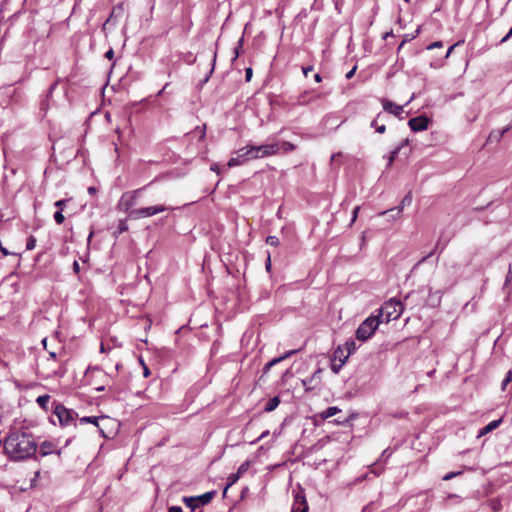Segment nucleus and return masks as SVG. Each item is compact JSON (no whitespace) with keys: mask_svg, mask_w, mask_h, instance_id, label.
I'll use <instances>...</instances> for the list:
<instances>
[{"mask_svg":"<svg viewBox=\"0 0 512 512\" xmlns=\"http://www.w3.org/2000/svg\"><path fill=\"white\" fill-rule=\"evenodd\" d=\"M2 442L4 453L11 461L38 459L34 436L21 428H11Z\"/></svg>","mask_w":512,"mask_h":512,"instance_id":"f257e3e1","label":"nucleus"},{"mask_svg":"<svg viewBox=\"0 0 512 512\" xmlns=\"http://www.w3.org/2000/svg\"><path fill=\"white\" fill-rule=\"evenodd\" d=\"M403 309V305L399 300L391 298L376 310L377 314L375 315L382 322L389 323L392 320H397L401 316Z\"/></svg>","mask_w":512,"mask_h":512,"instance_id":"f03ea898","label":"nucleus"},{"mask_svg":"<svg viewBox=\"0 0 512 512\" xmlns=\"http://www.w3.org/2000/svg\"><path fill=\"white\" fill-rule=\"evenodd\" d=\"M247 161L275 155L279 152L278 143L263 144L259 146L247 145L242 148Z\"/></svg>","mask_w":512,"mask_h":512,"instance_id":"7ed1b4c3","label":"nucleus"},{"mask_svg":"<svg viewBox=\"0 0 512 512\" xmlns=\"http://www.w3.org/2000/svg\"><path fill=\"white\" fill-rule=\"evenodd\" d=\"M382 320H379L375 314L367 317L357 328L356 338L360 341H366L375 333Z\"/></svg>","mask_w":512,"mask_h":512,"instance_id":"20e7f679","label":"nucleus"},{"mask_svg":"<svg viewBox=\"0 0 512 512\" xmlns=\"http://www.w3.org/2000/svg\"><path fill=\"white\" fill-rule=\"evenodd\" d=\"M53 415L58 419L60 426H76L77 412L73 409L66 408L61 403H53Z\"/></svg>","mask_w":512,"mask_h":512,"instance_id":"39448f33","label":"nucleus"},{"mask_svg":"<svg viewBox=\"0 0 512 512\" xmlns=\"http://www.w3.org/2000/svg\"><path fill=\"white\" fill-rule=\"evenodd\" d=\"M217 494L216 490L208 491L198 496L183 497V502L192 511H195L201 506L207 505L211 502L214 496Z\"/></svg>","mask_w":512,"mask_h":512,"instance_id":"423d86ee","label":"nucleus"},{"mask_svg":"<svg viewBox=\"0 0 512 512\" xmlns=\"http://www.w3.org/2000/svg\"><path fill=\"white\" fill-rule=\"evenodd\" d=\"M166 210H168V207H166L165 205H155V206L143 207V208L131 210L129 212V216L133 219H140V218L151 217L153 215L164 212Z\"/></svg>","mask_w":512,"mask_h":512,"instance_id":"0eeeda50","label":"nucleus"},{"mask_svg":"<svg viewBox=\"0 0 512 512\" xmlns=\"http://www.w3.org/2000/svg\"><path fill=\"white\" fill-rule=\"evenodd\" d=\"M294 500L291 507V512H308L309 506L306 500L304 489L299 486L297 491H293Z\"/></svg>","mask_w":512,"mask_h":512,"instance_id":"6e6552de","label":"nucleus"},{"mask_svg":"<svg viewBox=\"0 0 512 512\" xmlns=\"http://www.w3.org/2000/svg\"><path fill=\"white\" fill-rule=\"evenodd\" d=\"M142 191V189L134 190L133 192H126L122 195L119 201V208L124 210L125 212L129 211L135 204L138 197V194Z\"/></svg>","mask_w":512,"mask_h":512,"instance_id":"1a4fd4ad","label":"nucleus"},{"mask_svg":"<svg viewBox=\"0 0 512 512\" xmlns=\"http://www.w3.org/2000/svg\"><path fill=\"white\" fill-rule=\"evenodd\" d=\"M430 119L426 115H419L409 119L408 125L413 132H421L428 128Z\"/></svg>","mask_w":512,"mask_h":512,"instance_id":"9d476101","label":"nucleus"},{"mask_svg":"<svg viewBox=\"0 0 512 512\" xmlns=\"http://www.w3.org/2000/svg\"><path fill=\"white\" fill-rule=\"evenodd\" d=\"M51 454H56L58 458L61 456V449H57L54 442L45 440L39 445V456L45 457Z\"/></svg>","mask_w":512,"mask_h":512,"instance_id":"9b49d317","label":"nucleus"},{"mask_svg":"<svg viewBox=\"0 0 512 512\" xmlns=\"http://www.w3.org/2000/svg\"><path fill=\"white\" fill-rule=\"evenodd\" d=\"M388 119V116L383 113L379 112L376 117L371 121L370 127L375 129V131L379 134H383L386 131V120Z\"/></svg>","mask_w":512,"mask_h":512,"instance_id":"f8f14e48","label":"nucleus"},{"mask_svg":"<svg viewBox=\"0 0 512 512\" xmlns=\"http://www.w3.org/2000/svg\"><path fill=\"white\" fill-rule=\"evenodd\" d=\"M110 420V418L108 416H100V417H97V416H84L82 418L79 419V422L80 424H93L95 425L98 430H99V433L101 434L102 437L104 438H108V436L105 434L103 428L99 425V420Z\"/></svg>","mask_w":512,"mask_h":512,"instance_id":"ddd939ff","label":"nucleus"},{"mask_svg":"<svg viewBox=\"0 0 512 512\" xmlns=\"http://www.w3.org/2000/svg\"><path fill=\"white\" fill-rule=\"evenodd\" d=\"M381 104H382L383 110L388 114H392L394 116L400 117V115L403 112V106L397 105L388 99H382Z\"/></svg>","mask_w":512,"mask_h":512,"instance_id":"4468645a","label":"nucleus"},{"mask_svg":"<svg viewBox=\"0 0 512 512\" xmlns=\"http://www.w3.org/2000/svg\"><path fill=\"white\" fill-rule=\"evenodd\" d=\"M412 203V193L411 192H408L404 198L402 199L401 203L399 206L397 207H394V208H391V209H388V210H385L383 212H381L379 215H385L386 213L388 212H394L396 211V215L397 216H400L404 207L405 206H409L410 204Z\"/></svg>","mask_w":512,"mask_h":512,"instance_id":"2eb2a0df","label":"nucleus"},{"mask_svg":"<svg viewBox=\"0 0 512 512\" xmlns=\"http://www.w3.org/2000/svg\"><path fill=\"white\" fill-rule=\"evenodd\" d=\"M320 370H317L311 377L302 380V384L306 391L314 389L319 383L318 374Z\"/></svg>","mask_w":512,"mask_h":512,"instance_id":"dca6fc26","label":"nucleus"},{"mask_svg":"<svg viewBox=\"0 0 512 512\" xmlns=\"http://www.w3.org/2000/svg\"><path fill=\"white\" fill-rule=\"evenodd\" d=\"M237 153H238V155L236 157H232L228 161V163H227L228 167L231 168V167H235L238 165H242L243 163H245L247 161L245 153L242 148L239 149Z\"/></svg>","mask_w":512,"mask_h":512,"instance_id":"f3484780","label":"nucleus"},{"mask_svg":"<svg viewBox=\"0 0 512 512\" xmlns=\"http://www.w3.org/2000/svg\"><path fill=\"white\" fill-rule=\"evenodd\" d=\"M501 423H502V418L491 421L490 423H488L486 426H484L483 428H481L479 430L478 437H481V436L493 431L494 429L498 428Z\"/></svg>","mask_w":512,"mask_h":512,"instance_id":"a211bd4d","label":"nucleus"},{"mask_svg":"<svg viewBox=\"0 0 512 512\" xmlns=\"http://www.w3.org/2000/svg\"><path fill=\"white\" fill-rule=\"evenodd\" d=\"M349 357V353L345 351L342 346H338L333 353V359L335 361L345 363Z\"/></svg>","mask_w":512,"mask_h":512,"instance_id":"6ab92c4d","label":"nucleus"},{"mask_svg":"<svg viewBox=\"0 0 512 512\" xmlns=\"http://www.w3.org/2000/svg\"><path fill=\"white\" fill-rule=\"evenodd\" d=\"M59 83H60V79L58 78L51 84V86L49 87L47 94H46V100H43L41 102V110L48 109V106H49L48 99L52 96L54 90L56 89V87L58 86Z\"/></svg>","mask_w":512,"mask_h":512,"instance_id":"aec40b11","label":"nucleus"},{"mask_svg":"<svg viewBox=\"0 0 512 512\" xmlns=\"http://www.w3.org/2000/svg\"><path fill=\"white\" fill-rule=\"evenodd\" d=\"M339 412H341L340 408H338L337 406H330L320 413V417L323 420H325V419L333 417L334 415H336Z\"/></svg>","mask_w":512,"mask_h":512,"instance_id":"412c9836","label":"nucleus"},{"mask_svg":"<svg viewBox=\"0 0 512 512\" xmlns=\"http://www.w3.org/2000/svg\"><path fill=\"white\" fill-rule=\"evenodd\" d=\"M308 95H309L308 91H304L303 93L298 95V97L295 101V104L299 105V106H305V105L310 104L314 98H310Z\"/></svg>","mask_w":512,"mask_h":512,"instance_id":"4be33fe9","label":"nucleus"},{"mask_svg":"<svg viewBox=\"0 0 512 512\" xmlns=\"http://www.w3.org/2000/svg\"><path fill=\"white\" fill-rule=\"evenodd\" d=\"M279 403H280V399L278 396L270 398L264 407V411L272 412L273 410H275L278 407Z\"/></svg>","mask_w":512,"mask_h":512,"instance_id":"5701e85b","label":"nucleus"},{"mask_svg":"<svg viewBox=\"0 0 512 512\" xmlns=\"http://www.w3.org/2000/svg\"><path fill=\"white\" fill-rule=\"evenodd\" d=\"M127 230H128L127 220L126 219H121L118 222L117 230L114 231L113 236L115 238H118L119 235H121L122 233L126 232Z\"/></svg>","mask_w":512,"mask_h":512,"instance_id":"b1692460","label":"nucleus"},{"mask_svg":"<svg viewBox=\"0 0 512 512\" xmlns=\"http://www.w3.org/2000/svg\"><path fill=\"white\" fill-rule=\"evenodd\" d=\"M240 476L237 474V473H232L228 476L227 478V484L223 490V496L226 495L227 493V490L229 489V487H231L232 485H234L238 480H239Z\"/></svg>","mask_w":512,"mask_h":512,"instance_id":"393cba45","label":"nucleus"},{"mask_svg":"<svg viewBox=\"0 0 512 512\" xmlns=\"http://www.w3.org/2000/svg\"><path fill=\"white\" fill-rule=\"evenodd\" d=\"M277 143L279 145V152L282 151L284 153H287L293 151L296 148L294 144L288 141H282Z\"/></svg>","mask_w":512,"mask_h":512,"instance_id":"a878e982","label":"nucleus"},{"mask_svg":"<svg viewBox=\"0 0 512 512\" xmlns=\"http://www.w3.org/2000/svg\"><path fill=\"white\" fill-rule=\"evenodd\" d=\"M49 401H50V396H49L48 394L40 395V396H38V397H37V399H36L37 404H38L41 408H43V409H45V410H47V405H48Z\"/></svg>","mask_w":512,"mask_h":512,"instance_id":"bb28decb","label":"nucleus"},{"mask_svg":"<svg viewBox=\"0 0 512 512\" xmlns=\"http://www.w3.org/2000/svg\"><path fill=\"white\" fill-rule=\"evenodd\" d=\"M243 44H244V37L242 36L236 46L234 47V57L232 59V63L238 58V56L241 54L242 52V49H243Z\"/></svg>","mask_w":512,"mask_h":512,"instance_id":"cd10ccee","label":"nucleus"},{"mask_svg":"<svg viewBox=\"0 0 512 512\" xmlns=\"http://www.w3.org/2000/svg\"><path fill=\"white\" fill-rule=\"evenodd\" d=\"M447 243H448V241L442 242L441 239H439L437 241V243L435 244L434 248L432 249V251H434V255L436 253L441 254L444 251V249L446 248Z\"/></svg>","mask_w":512,"mask_h":512,"instance_id":"c85d7f7f","label":"nucleus"},{"mask_svg":"<svg viewBox=\"0 0 512 512\" xmlns=\"http://www.w3.org/2000/svg\"><path fill=\"white\" fill-rule=\"evenodd\" d=\"M400 152V147L393 149L387 157V167H390Z\"/></svg>","mask_w":512,"mask_h":512,"instance_id":"c756f323","label":"nucleus"},{"mask_svg":"<svg viewBox=\"0 0 512 512\" xmlns=\"http://www.w3.org/2000/svg\"><path fill=\"white\" fill-rule=\"evenodd\" d=\"M282 361V358H273L272 360H270L269 362H267L263 368V372L264 373H267L274 365L280 363Z\"/></svg>","mask_w":512,"mask_h":512,"instance_id":"7c9ffc66","label":"nucleus"},{"mask_svg":"<svg viewBox=\"0 0 512 512\" xmlns=\"http://www.w3.org/2000/svg\"><path fill=\"white\" fill-rule=\"evenodd\" d=\"M250 467V461H244L237 469V474L241 477Z\"/></svg>","mask_w":512,"mask_h":512,"instance_id":"2f4dec72","label":"nucleus"},{"mask_svg":"<svg viewBox=\"0 0 512 512\" xmlns=\"http://www.w3.org/2000/svg\"><path fill=\"white\" fill-rule=\"evenodd\" d=\"M420 34V27H418L414 33L412 34H405L403 38V43H407L415 39Z\"/></svg>","mask_w":512,"mask_h":512,"instance_id":"473e14b6","label":"nucleus"},{"mask_svg":"<svg viewBox=\"0 0 512 512\" xmlns=\"http://www.w3.org/2000/svg\"><path fill=\"white\" fill-rule=\"evenodd\" d=\"M512 381V368L506 373L505 378L502 381L501 388L505 390L507 385Z\"/></svg>","mask_w":512,"mask_h":512,"instance_id":"72a5a7b5","label":"nucleus"},{"mask_svg":"<svg viewBox=\"0 0 512 512\" xmlns=\"http://www.w3.org/2000/svg\"><path fill=\"white\" fill-rule=\"evenodd\" d=\"M216 58H217V52L214 51L213 57H212L211 69H210L208 75L204 78L203 83H206L209 80L210 76L212 75V73L214 71L215 63H216Z\"/></svg>","mask_w":512,"mask_h":512,"instance_id":"f704fd0d","label":"nucleus"},{"mask_svg":"<svg viewBox=\"0 0 512 512\" xmlns=\"http://www.w3.org/2000/svg\"><path fill=\"white\" fill-rule=\"evenodd\" d=\"M349 355L356 349V344L353 340L347 341L344 346H342Z\"/></svg>","mask_w":512,"mask_h":512,"instance_id":"c9c22d12","label":"nucleus"},{"mask_svg":"<svg viewBox=\"0 0 512 512\" xmlns=\"http://www.w3.org/2000/svg\"><path fill=\"white\" fill-rule=\"evenodd\" d=\"M345 363H341V362H337L335 360H332L331 361V370L334 372V373H339V371L341 370L342 366L344 365Z\"/></svg>","mask_w":512,"mask_h":512,"instance_id":"e433bc0d","label":"nucleus"},{"mask_svg":"<svg viewBox=\"0 0 512 512\" xmlns=\"http://www.w3.org/2000/svg\"><path fill=\"white\" fill-rule=\"evenodd\" d=\"M266 243L271 245V246H278L279 245V239H278L277 236L269 235L266 238Z\"/></svg>","mask_w":512,"mask_h":512,"instance_id":"4c0bfd02","label":"nucleus"},{"mask_svg":"<svg viewBox=\"0 0 512 512\" xmlns=\"http://www.w3.org/2000/svg\"><path fill=\"white\" fill-rule=\"evenodd\" d=\"M54 220H55V222H56L57 224H62V223L64 222L65 217H64V215H63V213H62V211H61V210L56 211V212L54 213Z\"/></svg>","mask_w":512,"mask_h":512,"instance_id":"58836bf2","label":"nucleus"},{"mask_svg":"<svg viewBox=\"0 0 512 512\" xmlns=\"http://www.w3.org/2000/svg\"><path fill=\"white\" fill-rule=\"evenodd\" d=\"M434 255V251H430L427 255H425L424 257H422L415 265H414V269H416L417 267H419L420 265H422L423 263H425L430 257H432Z\"/></svg>","mask_w":512,"mask_h":512,"instance_id":"ea45409f","label":"nucleus"},{"mask_svg":"<svg viewBox=\"0 0 512 512\" xmlns=\"http://www.w3.org/2000/svg\"><path fill=\"white\" fill-rule=\"evenodd\" d=\"M35 245H36V239L33 237V236H30L28 239H27V243H26V249L27 250H32L35 248Z\"/></svg>","mask_w":512,"mask_h":512,"instance_id":"a19ab883","label":"nucleus"},{"mask_svg":"<svg viewBox=\"0 0 512 512\" xmlns=\"http://www.w3.org/2000/svg\"><path fill=\"white\" fill-rule=\"evenodd\" d=\"M350 421V418H347V417H338L336 419H334L333 421H331V423H334L336 425H345L347 424L348 422Z\"/></svg>","mask_w":512,"mask_h":512,"instance_id":"79ce46f5","label":"nucleus"},{"mask_svg":"<svg viewBox=\"0 0 512 512\" xmlns=\"http://www.w3.org/2000/svg\"><path fill=\"white\" fill-rule=\"evenodd\" d=\"M462 472L461 471H456V472H449L447 473L444 477H443V480L445 481H448V480H451L453 479L454 477H457L459 475H461Z\"/></svg>","mask_w":512,"mask_h":512,"instance_id":"37998d69","label":"nucleus"},{"mask_svg":"<svg viewBox=\"0 0 512 512\" xmlns=\"http://www.w3.org/2000/svg\"><path fill=\"white\" fill-rule=\"evenodd\" d=\"M392 455V451L389 450V448L385 449L380 458H379V461H386L390 456Z\"/></svg>","mask_w":512,"mask_h":512,"instance_id":"c03bdc74","label":"nucleus"},{"mask_svg":"<svg viewBox=\"0 0 512 512\" xmlns=\"http://www.w3.org/2000/svg\"><path fill=\"white\" fill-rule=\"evenodd\" d=\"M300 349H294V350H290V351H287L285 354H283L282 356H279L278 358H282V361L289 358L290 356L296 354L297 352H299Z\"/></svg>","mask_w":512,"mask_h":512,"instance_id":"a18cd8bd","label":"nucleus"},{"mask_svg":"<svg viewBox=\"0 0 512 512\" xmlns=\"http://www.w3.org/2000/svg\"><path fill=\"white\" fill-rule=\"evenodd\" d=\"M443 46V43L442 41H435L431 44H429L426 49L427 50H432V49H435V48H441Z\"/></svg>","mask_w":512,"mask_h":512,"instance_id":"49530a36","label":"nucleus"},{"mask_svg":"<svg viewBox=\"0 0 512 512\" xmlns=\"http://www.w3.org/2000/svg\"><path fill=\"white\" fill-rule=\"evenodd\" d=\"M359 210H360V206H356V207L353 209V211H352V218H351L350 225H352V224L356 221V219H357V217H358V212H359Z\"/></svg>","mask_w":512,"mask_h":512,"instance_id":"de8ad7c7","label":"nucleus"},{"mask_svg":"<svg viewBox=\"0 0 512 512\" xmlns=\"http://www.w3.org/2000/svg\"><path fill=\"white\" fill-rule=\"evenodd\" d=\"M253 74V70L251 67L245 69V80L248 82L251 80Z\"/></svg>","mask_w":512,"mask_h":512,"instance_id":"09e8293b","label":"nucleus"},{"mask_svg":"<svg viewBox=\"0 0 512 512\" xmlns=\"http://www.w3.org/2000/svg\"><path fill=\"white\" fill-rule=\"evenodd\" d=\"M67 201H68L67 199H60V200L56 201L54 205L62 211V209H63L64 205L67 203Z\"/></svg>","mask_w":512,"mask_h":512,"instance_id":"8fccbe9b","label":"nucleus"},{"mask_svg":"<svg viewBox=\"0 0 512 512\" xmlns=\"http://www.w3.org/2000/svg\"><path fill=\"white\" fill-rule=\"evenodd\" d=\"M105 58H107L109 60H112L114 58V50L112 48H110L108 51H106Z\"/></svg>","mask_w":512,"mask_h":512,"instance_id":"3c124183","label":"nucleus"},{"mask_svg":"<svg viewBox=\"0 0 512 512\" xmlns=\"http://www.w3.org/2000/svg\"><path fill=\"white\" fill-rule=\"evenodd\" d=\"M312 70H313V66L312 65L306 66V67H302V72H303L305 77H307L308 73L311 72Z\"/></svg>","mask_w":512,"mask_h":512,"instance_id":"603ef678","label":"nucleus"},{"mask_svg":"<svg viewBox=\"0 0 512 512\" xmlns=\"http://www.w3.org/2000/svg\"><path fill=\"white\" fill-rule=\"evenodd\" d=\"M357 66H354L349 72L346 73V78L351 79L355 72H356Z\"/></svg>","mask_w":512,"mask_h":512,"instance_id":"864d4df0","label":"nucleus"},{"mask_svg":"<svg viewBox=\"0 0 512 512\" xmlns=\"http://www.w3.org/2000/svg\"><path fill=\"white\" fill-rule=\"evenodd\" d=\"M72 268H73V271H74L76 274H78V273L80 272V265H79V263H78V261H77V260H75V261L73 262V266H72Z\"/></svg>","mask_w":512,"mask_h":512,"instance_id":"5fc2aeb1","label":"nucleus"},{"mask_svg":"<svg viewBox=\"0 0 512 512\" xmlns=\"http://www.w3.org/2000/svg\"><path fill=\"white\" fill-rule=\"evenodd\" d=\"M210 170L213 172H216L218 175L220 174V168L217 163H214L211 165Z\"/></svg>","mask_w":512,"mask_h":512,"instance_id":"6e6d98bb","label":"nucleus"},{"mask_svg":"<svg viewBox=\"0 0 512 512\" xmlns=\"http://www.w3.org/2000/svg\"><path fill=\"white\" fill-rule=\"evenodd\" d=\"M168 512H183L180 506H172L168 509Z\"/></svg>","mask_w":512,"mask_h":512,"instance_id":"4d7b16f0","label":"nucleus"},{"mask_svg":"<svg viewBox=\"0 0 512 512\" xmlns=\"http://www.w3.org/2000/svg\"><path fill=\"white\" fill-rule=\"evenodd\" d=\"M409 144V139L406 138L404 140L401 141V143L397 146V147H400V151Z\"/></svg>","mask_w":512,"mask_h":512,"instance_id":"13d9d810","label":"nucleus"},{"mask_svg":"<svg viewBox=\"0 0 512 512\" xmlns=\"http://www.w3.org/2000/svg\"><path fill=\"white\" fill-rule=\"evenodd\" d=\"M457 45H458V43H456V44H454V45H452V46H450V47L448 48V50H447V52H446V54H445V56H444V58H445V59H446V58H448V57L450 56V54L452 53L453 49H454V48H455V46H457Z\"/></svg>","mask_w":512,"mask_h":512,"instance_id":"bf43d9fd","label":"nucleus"},{"mask_svg":"<svg viewBox=\"0 0 512 512\" xmlns=\"http://www.w3.org/2000/svg\"><path fill=\"white\" fill-rule=\"evenodd\" d=\"M268 435H269V431L266 430V431L262 432L261 435L255 441H253L252 443H255L256 441H259V440L265 438Z\"/></svg>","mask_w":512,"mask_h":512,"instance_id":"052dcab7","label":"nucleus"},{"mask_svg":"<svg viewBox=\"0 0 512 512\" xmlns=\"http://www.w3.org/2000/svg\"><path fill=\"white\" fill-rule=\"evenodd\" d=\"M512 36V27L509 29L505 37L502 38L501 43L507 41Z\"/></svg>","mask_w":512,"mask_h":512,"instance_id":"680f3d73","label":"nucleus"},{"mask_svg":"<svg viewBox=\"0 0 512 512\" xmlns=\"http://www.w3.org/2000/svg\"><path fill=\"white\" fill-rule=\"evenodd\" d=\"M141 363L144 367V376L145 377H148L150 375V370L148 369V367L144 364L143 360H141Z\"/></svg>","mask_w":512,"mask_h":512,"instance_id":"e2e57ef3","label":"nucleus"},{"mask_svg":"<svg viewBox=\"0 0 512 512\" xmlns=\"http://www.w3.org/2000/svg\"><path fill=\"white\" fill-rule=\"evenodd\" d=\"M314 80L317 82V83H320L322 81V76L319 74V73H316L314 75Z\"/></svg>","mask_w":512,"mask_h":512,"instance_id":"0e129e2a","label":"nucleus"},{"mask_svg":"<svg viewBox=\"0 0 512 512\" xmlns=\"http://www.w3.org/2000/svg\"><path fill=\"white\" fill-rule=\"evenodd\" d=\"M385 215H389V217L393 218V219H396L398 218L399 216L396 215V211L394 212H388L386 213Z\"/></svg>","mask_w":512,"mask_h":512,"instance_id":"69168bd1","label":"nucleus"},{"mask_svg":"<svg viewBox=\"0 0 512 512\" xmlns=\"http://www.w3.org/2000/svg\"><path fill=\"white\" fill-rule=\"evenodd\" d=\"M340 156H341V152L332 154L331 161H334L335 159H338V157H340Z\"/></svg>","mask_w":512,"mask_h":512,"instance_id":"338daca9","label":"nucleus"},{"mask_svg":"<svg viewBox=\"0 0 512 512\" xmlns=\"http://www.w3.org/2000/svg\"><path fill=\"white\" fill-rule=\"evenodd\" d=\"M271 267V260H270V254H268V258L266 261V269L269 270Z\"/></svg>","mask_w":512,"mask_h":512,"instance_id":"774afa93","label":"nucleus"}]
</instances>
